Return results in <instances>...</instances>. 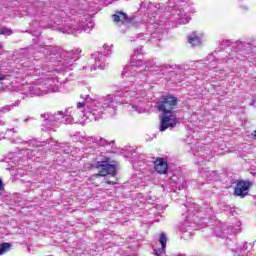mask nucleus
<instances>
[{
  "label": "nucleus",
  "mask_w": 256,
  "mask_h": 256,
  "mask_svg": "<svg viewBox=\"0 0 256 256\" xmlns=\"http://www.w3.org/2000/svg\"><path fill=\"white\" fill-rule=\"evenodd\" d=\"M95 169L98 173L95 174V177H117V162L112 161L109 157H104L103 160L95 163Z\"/></svg>",
  "instance_id": "1"
},
{
  "label": "nucleus",
  "mask_w": 256,
  "mask_h": 256,
  "mask_svg": "<svg viewBox=\"0 0 256 256\" xmlns=\"http://www.w3.org/2000/svg\"><path fill=\"white\" fill-rule=\"evenodd\" d=\"M177 97L166 95L162 96L161 100L156 103V109L160 113H173V110L177 108Z\"/></svg>",
  "instance_id": "2"
},
{
  "label": "nucleus",
  "mask_w": 256,
  "mask_h": 256,
  "mask_svg": "<svg viewBox=\"0 0 256 256\" xmlns=\"http://www.w3.org/2000/svg\"><path fill=\"white\" fill-rule=\"evenodd\" d=\"M159 119V131H161V133H163V131H167V129L177 127V123H179V120L174 113L161 112Z\"/></svg>",
  "instance_id": "3"
},
{
  "label": "nucleus",
  "mask_w": 256,
  "mask_h": 256,
  "mask_svg": "<svg viewBox=\"0 0 256 256\" xmlns=\"http://www.w3.org/2000/svg\"><path fill=\"white\" fill-rule=\"evenodd\" d=\"M253 187V183L247 180H237L234 188V197H241V199L249 195V190Z\"/></svg>",
  "instance_id": "4"
},
{
  "label": "nucleus",
  "mask_w": 256,
  "mask_h": 256,
  "mask_svg": "<svg viewBox=\"0 0 256 256\" xmlns=\"http://www.w3.org/2000/svg\"><path fill=\"white\" fill-rule=\"evenodd\" d=\"M153 165L154 171L159 175H167L169 173V164L165 161V158L157 157Z\"/></svg>",
  "instance_id": "5"
},
{
  "label": "nucleus",
  "mask_w": 256,
  "mask_h": 256,
  "mask_svg": "<svg viewBox=\"0 0 256 256\" xmlns=\"http://www.w3.org/2000/svg\"><path fill=\"white\" fill-rule=\"evenodd\" d=\"M112 19L114 23H120L121 25L131 23V18H129V16H127V13L123 11H117L115 14L112 15Z\"/></svg>",
  "instance_id": "6"
},
{
  "label": "nucleus",
  "mask_w": 256,
  "mask_h": 256,
  "mask_svg": "<svg viewBox=\"0 0 256 256\" xmlns=\"http://www.w3.org/2000/svg\"><path fill=\"white\" fill-rule=\"evenodd\" d=\"M159 243L161 244L160 249H154V255L161 256L165 253V247H167V234L162 232L159 237Z\"/></svg>",
  "instance_id": "7"
},
{
  "label": "nucleus",
  "mask_w": 256,
  "mask_h": 256,
  "mask_svg": "<svg viewBox=\"0 0 256 256\" xmlns=\"http://www.w3.org/2000/svg\"><path fill=\"white\" fill-rule=\"evenodd\" d=\"M188 43L192 47H200L202 41L201 37L197 36V32H193L189 37H188Z\"/></svg>",
  "instance_id": "8"
},
{
  "label": "nucleus",
  "mask_w": 256,
  "mask_h": 256,
  "mask_svg": "<svg viewBox=\"0 0 256 256\" xmlns=\"http://www.w3.org/2000/svg\"><path fill=\"white\" fill-rule=\"evenodd\" d=\"M11 249V244L4 242L0 244V255H3V253H7Z\"/></svg>",
  "instance_id": "9"
},
{
  "label": "nucleus",
  "mask_w": 256,
  "mask_h": 256,
  "mask_svg": "<svg viewBox=\"0 0 256 256\" xmlns=\"http://www.w3.org/2000/svg\"><path fill=\"white\" fill-rule=\"evenodd\" d=\"M0 35H13V30L9 28L2 27L0 28Z\"/></svg>",
  "instance_id": "10"
},
{
  "label": "nucleus",
  "mask_w": 256,
  "mask_h": 256,
  "mask_svg": "<svg viewBox=\"0 0 256 256\" xmlns=\"http://www.w3.org/2000/svg\"><path fill=\"white\" fill-rule=\"evenodd\" d=\"M85 102H78L77 103V109H81V108H83V107H85Z\"/></svg>",
  "instance_id": "11"
},
{
  "label": "nucleus",
  "mask_w": 256,
  "mask_h": 256,
  "mask_svg": "<svg viewBox=\"0 0 256 256\" xmlns=\"http://www.w3.org/2000/svg\"><path fill=\"white\" fill-rule=\"evenodd\" d=\"M106 184L107 185H117V181L108 180V181H106Z\"/></svg>",
  "instance_id": "12"
},
{
  "label": "nucleus",
  "mask_w": 256,
  "mask_h": 256,
  "mask_svg": "<svg viewBox=\"0 0 256 256\" xmlns=\"http://www.w3.org/2000/svg\"><path fill=\"white\" fill-rule=\"evenodd\" d=\"M0 191H5V187H3V180L0 178Z\"/></svg>",
  "instance_id": "13"
},
{
  "label": "nucleus",
  "mask_w": 256,
  "mask_h": 256,
  "mask_svg": "<svg viewBox=\"0 0 256 256\" xmlns=\"http://www.w3.org/2000/svg\"><path fill=\"white\" fill-rule=\"evenodd\" d=\"M5 79V76L0 75V81H3Z\"/></svg>",
  "instance_id": "14"
},
{
  "label": "nucleus",
  "mask_w": 256,
  "mask_h": 256,
  "mask_svg": "<svg viewBox=\"0 0 256 256\" xmlns=\"http://www.w3.org/2000/svg\"><path fill=\"white\" fill-rule=\"evenodd\" d=\"M254 137H256V130L254 131V133L252 134Z\"/></svg>",
  "instance_id": "15"
}]
</instances>
